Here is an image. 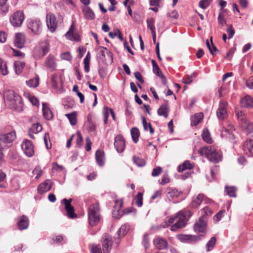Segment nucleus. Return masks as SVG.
<instances>
[{
	"label": "nucleus",
	"instance_id": "36",
	"mask_svg": "<svg viewBox=\"0 0 253 253\" xmlns=\"http://www.w3.org/2000/svg\"><path fill=\"white\" fill-rule=\"evenodd\" d=\"M65 116L68 119L71 125L74 126L77 124V114L76 112H72L71 113L67 114Z\"/></svg>",
	"mask_w": 253,
	"mask_h": 253
},
{
	"label": "nucleus",
	"instance_id": "53",
	"mask_svg": "<svg viewBox=\"0 0 253 253\" xmlns=\"http://www.w3.org/2000/svg\"><path fill=\"white\" fill-rule=\"evenodd\" d=\"M29 100L32 103L33 105L38 106L39 105V101L38 98H37L35 96L32 95H30L29 96Z\"/></svg>",
	"mask_w": 253,
	"mask_h": 253
},
{
	"label": "nucleus",
	"instance_id": "27",
	"mask_svg": "<svg viewBox=\"0 0 253 253\" xmlns=\"http://www.w3.org/2000/svg\"><path fill=\"white\" fill-rule=\"evenodd\" d=\"M240 103L242 107L250 108L253 106V99L250 96L247 95L241 100Z\"/></svg>",
	"mask_w": 253,
	"mask_h": 253
},
{
	"label": "nucleus",
	"instance_id": "52",
	"mask_svg": "<svg viewBox=\"0 0 253 253\" xmlns=\"http://www.w3.org/2000/svg\"><path fill=\"white\" fill-rule=\"evenodd\" d=\"M216 115L220 120H223L228 117L227 112H216Z\"/></svg>",
	"mask_w": 253,
	"mask_h": 253
},
{
	"label": "nucleus",
	"instance_id": "23",
	"mask_svg": "<svg viewBox=\"0 0 253 253\" xmlns=\"http://www.w3.org/2000/svg\"><path fill=\"white\" fill-rule=\"evenodd\" d=\"M45 66L49 68L51 71L54 70L56 66L54 56L50 54L45 60Z\"/></svg>",
	"mask_w": 253,
	"mask_h": 253
},
{
	"label": "nucleus",
	"instance_id": "46",
	"mask_svg": "<svg viewBox=\"0 0 253 253\" xmlns=\"http://www.w3.org/2000/svg\"><path fill=\"white\" fill-rule=\"evenodd\" d=\"M152 64L153 66V71L154 74H155L158 76L162 73L156 61L155 60H152Z\"/></svg>",
	"mask_w": 253,
	"mask_h": 253
},
{
	"label": "nucleus",
	"instance_id": "14",
	"mask_svg": "<svg viewBox=\"0 0 253 253\" xmlns=\"http://www.w3.org/2000/svg\"><path fill=\"white\" fill-rule=\"evenodd\" d=\"M21 147L28 157H32L34 154V146L29 140H25L21 145Z\"/></svg>",
	"mask_w": 253,
	"mask_h": 253
},
{
	"label": "nucleus",
	"instance_id": "62",
	"mask_svg": "<svg viewBox=\"0 0 253 253\" xmlns=\"http://www.w3.org/2000/svg\"><path fill=\"white\" fill-rule=\"evenodd\" d=\"M218 22L222 26H224L226 24V21L224 19V15L221 13H219L218 15Z\"/></svg>",
	"mask_w": 253,
	"mask_h": 253
},
{
	"label": "nucleus",
	"instance_id": "56",
	"mask_svg": "<svg viewBox=\"0 0 253 253\" xmlns=\"http://www.w3.org/2000/svg\"><path fill=\"white\" fill-rule=\"evenodd\" d=\"M226 32L228 35V38H232L235 34V30L233 29L232 25H230V26L227 29Z\"/></svg>",
	"mask_w": 253,
	"mask_h": 253
},
{
	"label": "nucleus",
	"instance_id": "17",
	"mask_svg": "<svg viewBox=\"0 0 253 253\" xmlns=\"http://www.w3.org/2000/svg\"><path fill=\"white\" fill-rule=\"evenodd\" d=\"M154 245L160 250L167 249L168 248V243L166 240L161 237H157L153 241Z\"/></svg>",
	"mask_w": 253,
	"mask_h": 253
},
{
	"label": "nucleus",
	"instance_id": "19",
	"mask_svg": "<svg viewBox=\"0 0 253 253\" xmlns=\"http://www.w3.org/2000/svg\"><path fill=\"white\" fill-rule=\"evenodd\" d=\"M234 130V128L232 126H229L228 128L223 127L221 130V135L222 137H225L230 139H233Z\"/></svg>",
	"mask_w": 253,
	"mask_h": 253
},
{
	"label": "nucleus",
	"instance_id": "21",
	"mask_svg": "<svg viewBox=\"0 0 253 253\" xmlns=\"http://www.w3.org/2000/svg\"><path fill=\"white\" fill-rule=\"evenodd\" d=\"M16 138V134L14 131H11L6 134L0 135V140L3 143L12 142Z\"/></svg>",
	"mask_w": 253,
	"mask_h": 253
},
{
	"label": "nucleus",
	"instance_id": "59",
	"mask_svg": "<svg viewBox=\"0 0 253 253\" xmlns=\"http://www.w3.org/2000/svg\"><path fill=\"white\" fill-rule=\"evenodd\" d=\"M49 140V135L48 133H45L44 135V141L46 146V147L47 149H50L51 147V144L49 143V144H48V140Z\"/></svg>",
	"mask_w": 253,
	"mask_h": 253
},
{
	"label": "nucleus",
	"instance_id": "6",
	"mask_svg": "<svg viewBox=\"0 0 253 253\" xmlns=\"http://www.w3.org/2000/svg\"><path fill=\"white\" fill-rule=\"evenodd\" d=\"M237 117L241 123V126L243 130L247 134H251L253 132V124L249 122V121L245 116L244 112H237Z\"/></svg>",
	"mask_w": 253,
	"mask_h": 253
},
{
	"label": "nucleus",
	"instance_id": "15",
	"mask_svg": "<svg viewBox=\"0 0 253 253\" xmlns=\"http://www.w3.org/2000/svg\"><path fill=\"white\" fill-rule=\"evenodd\" d=\"M102 248L104 253H109L112 246V239L109 235L105 234L102 238Z\"/></svg>",
	"mask_w": 253,
	"mask_h": 253
},
{
	"label": "nucleus",
	"instance_id": "47",
	"mask_svg": "<svg viewBox=\"0 0 253 253\" xmlns=\"http://www.w3.org/2000/svg\"><path fill=\"white\" fill-rule=\"evenodd\" d=\"M83 142V138L81 135V132L79 131L77 132V138L76 140V144L77 147L81 148L82 146Z\"/></svg>",
	"mask_w": 253,
	"mask_h": 253
},
{
	"label": "nucleus",
	"instance_id": "2",
	"mask_svg": "<svg viewBox=\"0 0 253 253\" xmlns=\"http://www.w3.org/2000/svg\"><path fill=\"white\" fill-rule=\"evenodd\" d=\"M198 152L201 156H205L210 161L214 163H217L221 161V153L211 146L202 147L199 149Z\"/></svg>",
	"mask_w": 253,
	"mask_h": 253
},
{
	"label": "nucleus",
	"instance_id": "25",
	"mask_svg": "<svg viewBox=\"0 0 253 253\" xmlns=\"http://www.w3.org/2000/svg\"><path fill=\"white\" fill-rule=\"evenodd\" d=\"M74 26L72 25L69 31L66 34V36L71 40L78 42L80 40V37L78 33L74 31Z\"/></svg>",
	"mask_w": 253,
	"mask_h": 253
},
{
	"label": "nucleus",
	"instance_id": "26",
	"mask_svg": "<svg viewBox=\"0 0 253 253\" xmlns=\"http://www.w3.org/2000/svg\"><path fill=\"white\" fill-rule=\"evenodd\" d=\"M42 126L40 124H34L29 130V135L31 138L34 139V136L33 134H36L42 131Z\"/></svg>",
	"mask_w": 253,
	"mask_h": 253
},
{
	"label": "nucleus",
	"instance_id": "9",
	"mask_svg": "<svg viewBox=\"0 0 253 253\" xmlns=\"http://www.w3.org/2000/svg\"><path fill=\"white\" fill-rule=\"evenodd\" d=\"M46 24L48 29L51 33L56 30L58 22L55 15L51 12L48 13L46 15Z\"/></svg>",
	"mask_w": 253,
	"mask_h": 253
},
{
	"label": "nucleus",
	"instance_id": "11",
	"mask_svg": "<svg viewBox=\"0 0 253 253\" xmlns=\"http://www.w3.org/2000/svg\"><path fill=\"white\" fill-rule=\"evenodd\" d=\"M207 219L204 215H202L194 225V230L197 233H205L207 227Z\"/></svg>",
	"mask_w": 253,
	"mask_h": 253
},
{
	"label": "nucleus",
	"instance_id": "64",
	"mask_svg": "<svg viewBox=\"0 0 253 253\" xmlns=\"http://www.w3.org/2000/svg\"><path fill=\"white\" fill-rule=\"evenodd\" d=\"M246 85L251 89H253V77H251L246 81Z\"/></svg>",
	"mask_w": 253,
	"mask_h": 253
},
{
	"label": "nucleus",
	"instance_id": "49",
	"mask_svg": "<svg viewBox=\"0 0 253 253\" xmlns=\"http://www.w3.org/2000/svg\"><path fill=\"white\" fill-rule=\"evenodd\" d=\"M212 0H201L199 3V6L203 8H206L210 4Z\"/></svg>",
	"mask_w": 253,
	"mask_h": 253
},
{
	"label": "nucleus",
	"instance_id": "12",
	"mask_svg": "<svg viewBox=\"0 0 253 253\" xmlns=\"http://www.w3.org/2000/svg\"><path fill=\"white\" fill-rule=\"evenodd\" d=\"M72 200V199L70 198L69 199H64L62 201V203H64L65 205V209L67 211V216L70 218H73L77 216L76 214L74 212V208L71 205Z\"/></svg>",
	"mask_w": 253,
	"mask_h": 253
},
{
	"label": "nucleus",
	"instance_id": "42",
	"mask_svg": "<svg viewBox=\"0 0 253 253\" xmlns=\"http://www.w3.org/2000/svg\"><path fill=\"white\" fill-rule=\"evenodd\" d=\"M142 124L143 126V127L145 130H147V128L149 127L150 132L151 134H153L154 132V130L152 128L151 125L150 123H147L146 118L144 117H142Z\"/></svg>",
	"mask_w": 253,
	"mask_h": 253
},
{
	"label": "nucleus",
	"instance_id": "44",
	"mask_svg": "<svg viewBox=\"0 0 253 253\" xmlns=\"http://www.w3.org/2000/svg\"><path fill=\"white\" fill-rule=\"evenodd\" d=\"M133 160V162L138 167H143L146 165V161L140 157L134 156Z\"/></svg>",
	"mask_w": 253,
	"mask_h": 253
},
{
	"label": "nucleus",
	"instance_id": "48",
	"mask_svg": "<svg viewBox=\"0 0 253 253\" xmlns=\"http://www.w3.org/2000/svg\"><path fill=\"white\" fill-rule=\"evenodd\" d=\"M143 195L141 193H138L135 196V203L138 207H141L143 204Z\"/></svg>",
	"mask_w": 253,
	"mask_h": 253
},
{
	"label": "nucleus",
	"instance_id": "4",
	"mask_svg": "<svg viewBox=\"0 0 253 253\" xmlns=\"http://www.w3.org/2000/svg\"><path fill=\"white\" fill-rule=\"evenodd\" d=\"M100 208L98 203L91 205L88 210V220L89 224L92 226L96 225L100 220Z\"/></svg>",
	"mask_w": 253,
	"mask_h": 253
},
{
	"label": "nucleus",
	"instance_id": "29",
	"mask_svg": "<svg viewBox=\"0 0 253 253\" xmlns=\"http://www.w3.org/2000/svg\"><path fill=\"white\" fill-rule=\"evenodd\" d=\"M194 167V164L189 161H186L178 167V172H182L186 169H192Z\"/></svg>",
	"mask_w": 253,
	"mask_h": 253
},
{
	"label": "nucleus",
	"instance_id": "63",
	"mask_svg": "<svg viewBox=\"0 0 253 253\" xmlns=\"http://www.w3.org/2000/svg\"><path fill=\"white\" fill-rule=\"evenodd\" d=\"M168 195L171 198L177 197L179 195V193L176 189H172L169 192Z\"/></svg>",
	"mask_w": 253,
	"mask_h": 253
},
{
	"label": "nucleus",
	"instance_id": "5",
	"mask_svg": "<svg viewBox=\"0 0 253 253\" xmlns=\"http://www.w3.org/2000/svg\"><path fill=\"white\" fill-rule=\"evenodd\" d=\"M123 204L122 199H116L115 201L114 210L112 212L113 216L116 218H120L124 214H128L132 212L131 208H127L125 211L122 210Z\"/></svg>",
	"mask_w": 253,
	"mask_h": 253
},
{
	"label": "nucleus",
	"instance_id": "30",
	"mask_svg": "<svg viewBox=\"0 0 253 253\" xmlns=\"http://www.w3.org/2000/svg\"><path fill=\"white\" fill-rule=\"evenodd\" d=\"M204 115L202 112L195 114L191 118V125H197L203 119Z\"/></svg>",
	"mask_w": 253,
	"mask_h": 253
},
{
	"label": "nucleus",
	"instance_id": "57",
	"mask_svg": "<svg viewBox=\"0 0 253 253\" xmlns=\"http://www.w3.org/2000/svg\"><path fill=\"white\" fill-rule=\"evenodd\" d=\"M143 244L145 249H147L149 247V240L147 234H145L143 236Z\"/></svg>",
	"mask_w": 253,
	"mask_h": 253
},
{
	"label": "nucleus",
	"instance_id": "16",
	"mask_svg": "<svg viewBox=\"0 0 253 253\" xmlns=\"http://www.w3.org/2000/svg\"><path fill=\"white\" fill-rule=\"evenodd\" d=\"M176 237L180 241L188 243L196 242L200 240L198 236L192 235L178 234Z\"/></svg>",
	"mask_w": 253,
	"mask_h": 253
},
{
	"label": "nucleus",
	"instance_id": "61",
	"mask_svg": "<svg viewBox=\"0 0 253 253\" xmlns=\"http://www.w3.org/2000/svg\"><path fill=\"white\" fill-rule=\"evenodd\" d=\"M61 58L62 59L71 61L72 59V57L69 52H65L61 54Z\"/></svg>",
	"mask_w": 253,
	"mask_h": 253
},
{
	"label": "nucleus",
	"instance_id": "55",
	"mask_svg": "<svg viewBox=\"0 0 253 253\" xmlns=\"http://www.w3.org/2000/svg\"><path fill=\"white\" fill-rule=\"evenodd\" d=\"M91 251L92 253H102L99 245H92Z\"/></svg>",
	"mask_w": 253,
	"mask_h": 253
},
{
	"label": "nucleus",
	"instance_id": "10",
	"mask_svg": "<svg viewBox=\"0 0 253 253\" xmlns=\"http://www.w3.org/2000/svg\"><path fill=\"white\" fill-rule=\"evenodd\" d=\"M28 27L35 35H39L42 31V23L40 19H32L29 21Z\"/></svg>",
	"mask_w": 253,
	"mask_h": 253
},
{
	"label": "nucleus",
	"instance_id": "3",
	"mask_svg": "<svg viewBox=\"0 0 253 253\" xmlns=\"http://www.w3.org/2000/svg\"><path fill=\"white\" fill-rule=\"evenodd\" d=\"M5 103L9 106V109L18 110V106H21V98L20 96L16 94L12 90L6 91L4 93Z\"/></svg>",
	"mask_w": 253,
	"mask_h": 253
},
{
	"label": "nucleus",
	"instance_id": "43",
	"mask_svg": "<svg viewBox=\"0 0 253 253\" xmlns=\"http://www.w3.org/2000/svg\"><path fill=\"white\" fill-rule=\"evenodd\" d=\"M196 76V74L195 73H193L190 76L185 75L182 79V82L185 84H190L193 82V79Z\"/></svg>",
	"mask_w": 253,
	"mask_h": 253
},
{
	"label": "nucleus",
	"instance_id": "8",
	"mask_svg": "<svg viewBox=\"0 0 253 253\" xmlns=\"http://www.w3.org/2000/svg\"><path fill=\"white\" fill-rule=\"evenodd\" d=\"M24 19V15L22 11L19 10L14 12L9 18L10 22L15 27L21 26Z\"/></svg>",
	"mask_w": 253,
	"mask_h": 253
},
{
	"label": "nucleus",
	"instance_id": "37",
	"mask_svg": "<svg viewBox=\"0 0 253 253\" xmlns=\"http://www.w3.org/2000/svg\"><path fill=\"white\" fill-rule=\"evenodd\" d=\"M132 139L134 142L136 143L140 135L139 129L136 127H132L130 130Z\"/></svg>",
	"mask_w": 253,
	"mask_h": 253
},
{
	"label": "nucleus",
	"instance_id": "20",
	"mask_svg": "<svg viewBox=\"0 0 253 253\" xmlns=\"http://www.w3.org/2000/svg\"><path fill=\"white\" fill-rule=\"evenodd\" d=\"M52 185V182L49 180H46L39 185L38 187V192L40 194L46 192L50 190Z\"/></svg>",
	"mask_w": 253,
	"mask_h": 253
},
{
	"label": "nucleus",
	"instance_id": "51",
	"mask_svg": "<svg viewBox=\"0 0 253 253\" xmlns=\"http://www.w3.org/2000/svg\"><path fill=\"white\" fill-rule=\"evenodd\" d=\"M228 104L225 101H221L219 103L217 111H226L228 109Z\"/></svg>",
	"mask_w": 253,
	"mask_h": 253
},
{
	"label": "nucleus",
	"instance_id": "18",
	"mask_svg": "<svg viewBox=\"0 0 253 253\" xmlns=\"http://www.w3.org/2000/svg\"><path fill=\"white\" fill-rule=\"evenodd\" d=\"M26 42V38L24 34L18 33L15 36V45L16 47L21 48L24 47Z\"/></svg>",
	"mask_w": 253,
	"mask_h": 253
},
{
	"label": "nucleus",
	"instance_id": "28",
	"mask_svg": "<svg viewBox=\"0 0 253 253\" xmlns=\"http://www.w3.org/2000/svg\"><path fill=\"white\" fill-rule=\"evenodd\" d=\"M83 12L84 17L89 20L94 19L95 18V14L92 10L88 6H84L83 8Z\"/></svg>",
	"mask_w": 253,
	"mask_h": 253
},
{
	"label": "nucleus",
	"instance_id": "58",
	"mask_svg": "<svg viewBox=\"0 0 253 253\" xmlns=\"http://www.w3.org/2000/svg\"><path fill=\"white\" fill-rule=\"evenodd\" d=\"M33 173L36 175V178L38 179L42 174V170L40 168H36L33 171Z\"/></svg>",
	"mask_w": 253,
	"mask_h": 253
},
{
	"label": "nucleus",
	"instance_id": "32",
	"mask_svg": "<svg viewBox=\"0 0 253 253\" xmlns=\"http://www.w3.org/2000/svg\"><path fill=\"white\" fill-rule=\"evenodd\" d=\"M95 158L99 166H102L104 162V152L101 150H97L95 153Z\"/></svg>",
	"mask_w": 253,
	"mask_h": 253
},
{
	"label": "nucleus",
	"instance_id": "39",
	"mask_svg": "<svg viewBox=\"0 0 253 253\" xmlns=\"http://www.w3.org/2000/svg\"><path fill=\"white\" fill-rule=\"evenodd\" d=\"M26 84L30 87H36L39 85V78L38 76H37L34 79L26 81Z\"/></svg>",
	"mask_w": 253,
	"mask_h": 253
},
{
	"label": "nucleus",
	"instance_id": "24",
	"mask_svg": "<svg viewBox=\"0 0 253 253\" xmlns=\"http://www.w3.org/2000/svg\"><path fill=\"white\" fill-rule=\"evenodd\" d=\"M29 225V220L28 217L23 215L20 216L17 223L18 229L20 230L26 229Z\"/></svg>",
	"mask_w": 253,
	"mask_h": 253
},
{
	"label": "nucleus",
	"instance_id": "7",
	"mask_svg": "<svg viewBox=\"0 0 253 253\" xmlns=\"http://www.w3.org/2000/svg\"><path fill=\"white\" fill-rule=\"evenodd\" d=\"M49 50V45L48 42L44 41L39 43L33 50V55L36 58H42Z\"/></svg>",
	"mask_w": 253,
	"mask_h": 253
},
{
	"label": "nucleus",
	"instance_id": "54",
	"mask_svg": "<svg viewBox=\"0 0 253 253\" xmlns=\"http://www.w3.org/2000/svg\"><path fill=\"white\" fill-rule=\"evenodd\" d=\"M163 169L161 167H158L154 169L152 172V176L153 177L157 176L160 174L162 172Z\"/></svg>",
	"mask_w": 253,
	"mask_h": 253
},
{
	"label": "nucleus",
	"instance_id": "35",
	"mask_svg": "<svg viewBox=\"0 0 253 253\" xmlns=\"http://www.w3.org/2000/svg\"><path fill=\"white\" fill-rule=\"evenodd\" d=\"M51 83L53 87L58 88L59 84H62L61 79L57 74H54L51 77Z\"/></svg>",
	"mask_w": 253,
	"mask_h": 253
},
{
	"label": "nucleus",
	"instance_id": "33",
	"mask_svg": "<svg viewBox=\"0 0 253 253\" xmlns=\"http://www.w3.org/2000/svg\"><path fill=\"white\" fill-rule=\"evenodd\" d=\"M204 195L203 194H199L197 195L196 198L194 199L191 202V205L193 208H197L202 202L204 200Z\"/></svg>",
	"mask_w": 253,
	"mask_h": 253
},
{
	"label": "nucleus",
	"instance_id": "13",
	"mask_svg": "<svg viewBox=\"0 0 253 253\" xmlns=\"http://www.w3.org/2000/svg\"><path fill=\"white\" fill-rule=\"evenodd\" d=\"M125 140L121 135H117L115 137L114 146L119 153L123 152L125 148Z\"/></svg>",
	"mask_w": 253,
	"mask_h": 253
},
{
	"label": "nucleus",
	"instance_id": "38",
	"mask_svg": "<svg viewBox=\"0 0 253 253\" xmlns=\"http://www.w3.org/2000/svg\"><path fill=\"white\" fill-rule=\"evenodd\" d=\"M225 190L228 196L232 197H236L237 188L234 186H226Z\"/></svg>",
	"mask_w": 253,
	"mask_h": 253
},
{
	"label": "nucleus",
	"instance_id": "60",
	"mask_svg": "<svg viewBox=\"0 0 253 253\" xmlns=\"http://www.w3.org/2000/svg\"><path fill=\"white\" fill-rule=\"evenodd\" d=\"M170 179L168 174H164L161 181L160 182V184L161 185H165L169 182Z\"/></svg>",
	"mask_w": 253,
	"mask_h": 253
},
{
	"label": "nucleus",
	"instance_id": "50",
	"mask_svg": "<svg viewBox=\"0 0 253 253\" xmlns=\"http://www.w3.org/2000/svg\"><path fill=\"white\" fill-rule=\"evenodd\" d=\"M228 92L227 86L223 85L218 90L219 96L220 97L224 96Z\"/></svg>",
	"mask_w": 253,
	"mask_h": 253
},
{
	"label": "nucleus",
	"instance_id": "1",
	"mask_svg": "<svg viewBox=\"0 0 253 253\" xmlns=\"http://www.w3.org/2000/svg\"><path fill=\"white\" fill-rule=\"evenodd\" d=\"M171 224L172 225L170 227V230L172 231H176L184 227L186 225V215L183 212L179 211L174 216L169 217L168 220H166L164 225L153 227V228L158 230L162 227L167 228Z\"/></svg>",
	"mask_w": 253,
	"mask_h": 253
},
{
	"label": "nucleus",
	"instance_id": "41",
	"mask_svg": "<svg viewBox=\"0 0 253 253\" xmlns=\"http://www.w3.org/2000/svg\"><path fill=\"white\" fill-rule=\"evenodd\" d=\"M0 73L3 76L6 75L8 74L6 62L2 59H0Z\"/></svg>",
	"mask_w": 253,
	"mask_h": 253
},
{
	"label": "nucleus",
	"instance_id": "22",
	"mask_svg": "<svg viewBox=\"0 0 253 253\" xmlns=\"http://www.w3.org/2000/svg\"><path fill=\"white\" fill-rule=\"evenodd\" d=\"M243 150L249 156L253 155V140H247L244 144Z\"/></svg>",
	"mask_w": 253,
	"mask_h": 253
},
{
	"label": "nucleus",
	"instance_id": "45",
	"mask_svg": "<svg viewBox=\"0 0 253 253\" xmlns=\"http://www.w3.org/2000/svg\"><path fill=\"white\" fill-rule=\"evenodd\" d=\"M146 22L147 28L151 30V33L155 32V27L154 26L155 19L153 18H150L147 19Z\"/></svg>",
	"mask_w": 253,
	"mask_h": 253
},
{
	"label": "nucleus",
	"instance_id": "40",
	"mask_svg": "<svg viewBox=\"0 0 253 253\" xmlns=\"http://www.w3.org/2000/svg\"><path fill=\"white\" fill-rule=\"evenodd\" d=\"M216 241L215 237H211L206 245V250L207 252L211 251L214 247Z\"/></svg>",
	"mask_w": 253,
	"mask_h": 253
},
{
	"label": "nucleus",
	"instance_id": "34",
	"mask_svg": "<svg viewBox=\"0 0 253 253\" xmlns=\"http://www.w3.org/2000/svg\"><path fill=\"white\" fill-rule=\"evenodd\" d=\"M202 138L207 143H212V140L211 136L210 133L207 128H205L202 134Z\"/></svg>",
	"mask_w": 253,
	"mask_h": 253
},
{
	"label": "nucleus",
	"instance_id": "31",
	"mask_svg": "<svg viewBox=\"0 0 253 253\" xmlns=\"http://www.w3.org/2000/svg\"><path fill=\"white\" fill-rule=\"evenodd\" d=\"M25 66V64L24 62L19 61H15L14 63V69L15 73L17 75H20L22 72L23 69Z\"/></svg>",
	"mask_w": 253,
	"mask_h": 253
}]
</instances>
